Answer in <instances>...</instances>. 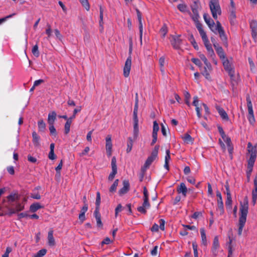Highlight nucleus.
I'll use <instances>...</instances> for the list:
<instances>
[{
    "instance_id": "nucleus-1",
    "label": "nucleus",
    "mask_w": 257,
    "mask_h": 257,
    "mask_svg": "<svg viewBox=\"0 0 257 257\" xmlns=\"http://www.w3.org/2000/svg\"><path fill=\"white\" fill-rule=\"evenodd\" d=\"M248 204L247 198L246 197L243 201V203H241L239 208V217L238 222V234L241 235L243 228L246 221L247 215L248 213Z\"/></svg>"
},
{
    "instance_id": "nucleus-2",
    "label": "nucleus",
    "mask_w": 257,
    "mask_h": 257,
    "mask_svg": "<svg viewBox=\"0 0 257 257\" xmlns=\"http://www.w3.org/2000/svg\"><path fill=\"white\" fill-rule=\"evenodd\" d=\"M143 203L142 206L137 208V210L142 214H146L147 209H149L151 204L149 202V193L146 187L143 189Z\"/></svg>"
},
{
    "instance_id": "nucleus-3",
    "label": "nucleus",
    "mask_w": 257,
    "mask_h": 257,
    "mask_svg": "<svg viewBox=\"0 0 257 257\" xmlns=\"http://www.w3.org/2000/svg\"><path fill=\"white\" fill-rule=\"evenodd\" d=\"M209 7L212 17L214 19H217V15H220L221 14V10L219 4V1L210 0Z\"/></svg>"
},
{
    "instance_id": "nucleus-4",
    "label": "nucleus",
    "mask_w": 257,
    "mask_h": 257,
    "mask_svg": "<svg viewBox=\"0 0 257 257\" xmlns=\"http://www.w3.org/2000/svg\"><path fill=\"white\" fill-rule=\"evenodd\" d=\"M200 59L203 61L205 66L204 68V70L202 72L203 75L207 79L210 78L209 72L212 70V66L211 64L208 61L205 56L203 54H199Z\"/></svg>"
},
{
    "instance_id": "nucleus-5",
    "label": "nucleus",
    "mask_w": 257,
    "mask_h": 257,
    "mask_svg": "<svg viewBox=\"0 0 257 257\" xmlns=\"http://www.w3.org/2000/svg\"><path fill=\"white\" fill-rule=\"evenodd\" d=\"M132 47H130L129 53L130 54L132 53ZM132 66V57L131 55L127 57L123 69V74L125 77H128L130 75V70Z\"/></svg>"
},
{
    "instance_id": "nucleus-6",
    "label": "nucleus",
    "mask_w": 257,
    "mask_h": 257,
    "mask_svg": "<svg viewBox=\"0 0 257 257\" xmlns=\"http://www.w3.org/2000/svg\"><path fill=\"white\" fill-rule=\"evenodd\" d=\"M170 41L171 45L175 49H180L182 44V40L180 39V35H171Z\"/></svg>"
},
{
    "instance_id": "nucleus-7",
    "label": "nucleus",
    "mask_w": 257,
    "mask_h": 257,
    "mask_svg": "<svg viewBox=\"0 0 257 257\" xmlns=\"http://www.w3.org/2000/svg\"><path fill=\"white\" fill-rule=\"evenodd\" d=\"M222 61L223 66L225 71L228 72V75L230 76L231 78L233 77L234 75V70L232 66V64L226 58L223 60H222Z\"/></svg>"
},
{
    "instance_id": "nucleus-8",
    "label": "nucleus",
    "mask_w": 257,
    "mask_h": 257,
    "mask_svg": "<svg viewBox=\"0 0 257 257\" xmlns=\"http://www.w3.org/2000/svg\"><path fill=\"white\" fill-rule=\"evenodd\" d=\"M215 30L218 31V33L219 35V37L221 40L223 41V42L227 43V37L225 34V32L223 28L221 26L220 23L219 21L216 22Z\"/></svg>"
},
{
    "instance_id": "nucleus-9",
    "label": "nucleus",
    "mask_w": 257,
    "mask_h": 257,
    "mask_svg": "<svg viewBox=\"0 0 257 257\" xmlns=\"http://www.w3.org/2000/svg\"><path fill=\"white\" fill-rule=\"evenodd\" d=\"M247 152L250 154V157L249 159H252L255 160L256 158L257 151L256 146L253 147L250 142L247 144Z\"/></svg>"
},
{
    "instance_id": "nucleus-10",
    "label": "nucleus",
    "mask_w": 257,
    "mask_h": 257,
    "mask_svg": "<svg viewBox=\"0 0 257 257\" xmlns=\"http://www.w3.org/2000/svg\"><path fill=\"white\" fill-rule=\"evenodd\" d=\"M217 207L219 210L220 215L224 213V206L221 193L217 190L216 191Z\"/></svg>"
},
{
    "instance_id": "nucleus-11",
    "label": "nucleus",
    "mask_w": 257,
    "mask_h": 257,
    "mask_svg": "<svg viewBox=\"0 0 257 257\" xmlns=\"http://www.w3.org/2000/svg\"><path fill=\"white\" fill-rule=\"evenodd\" d=\"M160 225L159 226L157 224L155 223L151 228V230L152 232H158L159 229L164 231L165 230V221L163 219H160L159 220Z\"/></svg>"
},
{
    "instance_id": "nucleus-12",
    "label": "nucleus",
    "mask_w": 257,
    "mask_h": 257,
    "mask_svg": "<svg viewBox=\"0 0 257 257\" xmlns=\"http://www.w3.org/2000/svg\"><path fill=\"white\" fill-rule=\"evenodd\" d=\"M106 151L107 155L108 157H110L112 154V143L111 136L107 135L106 137Z\"/></svg>"
},
{
    "instance_id": "nucleus-13",
    "label": "nucleus",
    "mask_w": 257,
    "mask_h": 257,
    "mask_svg": "<svg viewBox=\"0 0 257 257\" xmlns=\"http://www.w3.org/2000/svg\"><path fill=\"white\" fill-rule=\"evenodd\" d=\"M6 207L9 209V214L11 215L22 210L24 208V206L20 203H17L15 208L12 207V206H6Z\"/></svg>"
},
{
    "instance_id": "nucleus-14",
    "label": "nucleus",
    "mask_w": 257,
    "mask_h": 257,
    "mask_svg": "<svg viewBox=\"0 0 257 257\" xmlns=\"http://www.w3.org/2000/svg\"><path fill=\"white\" fill-rule=\"evenodd\" d=\"M130 183L127 180H123V187L118 191V194L120 196H122L126 194L130 190Z\"/></svg>"
},
{
    "instance_id": "nucleus-15",
    "label": "nucleus",
    "mask_w": 257,
    "mask_h": 257,
    "mask_svg": "<svg viewBox=\"0 0 257 257\" xmlns=\"http://www.w3.org/2000/svg\"><path fill=\"white\" fill-rule=\"evenodd\" d=\"M215 108L217 110L218 113L219 114L222 119L226 121L229 120L228 116L227 113L225 112V111L223 109V108H222L218 105H215Z\"/></svg>"
},
{
    "instance_id": "nucleus-16",
    "label": "nucleus",
    "mask_w": 257,
    "mask_h": 257,
    "mask_svg": "<svg viewBox=\"0 0 257 257\" xmlns=\"http://www.w3.org/2000/svg\"><path fill=\"white\" fill-rule=\"evenodd\" d=\"M203 18L205 23L207 24L209 28L212 31L214 32L213 28L214 26L215 23L214 21L211 19V18L206 14H204L203 15Z\"/></svg>"
},
{
    "instance_id": "nucleus-17",
    "label": "nucleus",
    "mask_w": 257,
    "mask_h": 257,
    "mask_svg": "<svg viewBox=\"0 0 257 257\" xmlns=\"http://www.w3.org/2000/svg\"><path fill=\"white\" fill-rule=\"evenodd\" d=\"M250 28L251 30V35L255 39L257 37V22L255 21H252L250 23Z\"/></svg>"
},
{
    "instance_id": "nucleus-18",
    "label": "nucleus",
    "mask_w": 257,
    "mask_h": 257,
    "mask_svg": "<svg viewBox=\"0 0 257 257\" xmlns=\"http://www.w3.org/2000/svg\"><path fill=\"white\" fill-rule=\"evenodd\" d=\"M219 247V243L218 236L214 237L212 247V251L213 254L216 256L217 253V249Z\"/></svg>"
},
{
    "instance_id": "nucleus-19",
    "label": "nucleus",
    "mask_w": 257,
    "mask_h": 257,
    "mask_svg": "<svg viewBox=\"0 0 257 257\" xmlns=\"http://www.w3.org/2000/svg\"><path fill=\"white\" fill-rule=\"evenodd\" d=\"M94 215L96 220L97 226L99 228H102L103 224L101 220V215L99 213V210L95 209L94 212Z\"/></svg>"
},
{
    "instance_id": "nucleus-20",
    "label": "nucleus",
    "mask_w": 257,
    "mask_h": 257,
    "mask_svg": "<svg viewBox=\"0 0 257 257\" xmlns=\"http://www.w3.org/2000/svg\"><path fill=\"white\" fill-rule=\"evenodd\" d=\"M19 198V196L17 193H12L7 197L8 202L9 203V206H11L12 204L17 201Z\"/></svg>"
},
{
    "instance_id": "nucleus-21",
    "label": "nucleus",
    "mask_w": 257,
    "mask_h": 257,
    "mask_svg": "<svg viewBox=\"0 0 257 257\" xmlns=\"http://www.w3.org/2000/svg\"><path fill=\"white\" fill-rule=\"evenodd\" d=\"M48 243L49 246H53L55 245V239L53 237V230L51 229L48 233Z\"/></svg>"
},
{
    "instance_id": "nucleus-22",
    "label": "nucleus",
    "mask_w": 257,
    "mask_h": 257,
    "mask_svg": "<svg viewBox=\"0 0 257 257\" xmlns=\"http://www.w3.org/2000/svg\"><path fill=\"white\" fill-rule=\"evenodd\" d=\"M177 191L178 193H182L183 195L185 197L187 195V188L184 183H181L177 187Z\"/></svg>"
},
{
    "instance_id": "nucleus-23",
    "label": "nucleus",
    "mask_w": 257,
    "mask_h": 257,
    "mask_svg": "<svg viewBox=\"0 0 257 257\" xmlns=\"http://www.w3.org/2000/svg\"><path fill=\"white\" fill-rule=\"evenodd\" d=\"M246 100L247 101V109L248 111V115H253V111L252 108V104L251 103V99L250 98V96L249 95H247L246 96Z\"/></svg>"
},
{
    "instance_id": "nucleus-24",
    "label": "nucleus",
    "mask_w": 257,
    "mask_h": 257,
    "mask_svg": "<svg viewBox=\"0 0 257 257\" xmlns=\"http://www.w3.org/2000/svg\"><path fill=\"white\" fill-rule=\"evenodd\" d=\"M56 113L53 111L49 113L48 116V123L49 124H53L56 118Z\"/></svg>"
},
{
    "instance_id": "nucleus-25",
    "label": "nucleus",
    "mask_w": 257,
    "mask_h": 257,
    "mask_svg": "<svg viewBox=\"0 0 257 257\" xmlns=\"http://www.w3.org/2000/svg\"><path fill=\"white\" fill-rule=\"evenodd\" d=\"M192 11L193 15L192 16V18L194 21H197L199 18V15L197 10V7L196 4L193 7H192Z\"/></svg>"
},
{
    "instance_id": "nucleus-26",
    "label": "nucleus",
    "mask_w": 257,
    "mask_h": 257,
    "mask_svg": "<svg viewBox=\"0 0 257 257\" xmlns=\"http://www.w3.org/2000/svg\"><path fill=\"white\" fill-rule=\"evenodd\" d=\"M255 160L252 159H248L247 161V174L248 175H250L252 171L253 167Z\"/></svg>"
},
{
    "instance_id": "nucleus-27",
    "label": "nucleus",
    "mask_w": 257,
    "mask_h": 257,
    "mask_svg": "<svg viewBox=\"0 0 257 257\" xmlns=\"http://www.w3.org/2000/svg\"><path fill=\"white\" fill-rule=\"evenodd\" d=\"M200 233H201V236L202 243L204 245L206 246L207 244V242L206 235V233H205V230L204 228H201L200 229Z\"/></svg>"
},
{
    "instance_id": "nucleus-28",
    "label": "nucleus",
    "mask_w": 257,
    "mask_h": 257,
    "mask_svg": "<svg viewBox=\"0 0 257 257\" xmlns=\"http://www.w3.org/2000/svg\"><path fill=\"white\" fill-rule=\"evenodd\" d=\"M216 51L221 60L224 59L226 58L223 49L221 47H218L217 48H216Z\"/></svg>"
},
{
    "instance_id": "nucleus-29",
    "label": "nucleus",
    "mask_w": 257,
    "mask_h": 257,
    "mask_svg": "<svg viewBox=\"0 0 257 257\" xmlns=\"http://www.w3.org/2000/svg\"><path fill=\"white\" fill-rule=\"evenodd\" d=\"M196 23V26L197 29H198L199 34L201 36L206 34L205 32L204 31V30L202 28V24L199 23V21L197 20V21H194Z\"/></svg>"
},
{
    "instance_id": "nucleus-30",
    "label": "nucleus",
    "mask_w": 257,
    "mask_h": 257,
    "mask_svg": "<svg viewBox=\"0 0 257 257\" xmlns=\"http://www.w3.org/2000/svg\"><path fill=\"white\" fill-rule=\"evenodd\" d=\"M134 122V140H136L139 134V121Z\"/></svg>"
},
{
    "instance_id": "nucleus-31",
    "label": "nucleus",
    "mask_w": 257,
    "mask_h": 257,
    "mask_svg": "<svg viewBox=\"0 0 257 257\" xmlns=\"http://www.w3.org/2000/svg\"><path fill=\"white\" fill-rule=\"evenodd\" d=\"M133 145V139L130 137L128 138V141L127 144V149H126V152L127 153H130L132 149Z\"/></svg>"
},
{
    "instance_id": "nucleus-32",
    "label": "nucleus",
    "mask_w": 257,
    "mask_h": 257,
    "mask_svg": "<svg viewBox=\"0 0 257 257\" xmlns=\"http://www.w3.org/2000/svg\"><path fill=\"white\" fill-rule=\"evenodd\" d=\"M119 180L118 179H116L112 185L110 187L109 191L111 193H113L116 191L117 186H118Z\"/></svg>"
},
{
    "instance_id": "nucleus-33",
    "label": "nucleus",
    "mask_w": 257,
    "mask_h": 257,
    "mask_svg": "<svg viewBox=\"0 0 257 257\" xmlns=\"http://www.w3.org/2000/svg\"><path fill=\"white\" fill-rule=\"evenodd\" d=\"M40 137L35 132H33V144L35 146H39L40 144Z\"/></svg>"
},
{
    "instance_id": "nucleus-34",
    "label": "nucleus",
    "mask_w": 257,
    "mask_h": 257,
    "mask_svg": "<svg viewBox=\"0 0 257 257\" xmlns=\"http://www.w3.org/2000/svg\"><path fill=\"white\" fill-rule=\"evenodd\" d=\"M44 207V206L42 205L40 203L33 202V213L37 211L38 209L43 208Z\"/></svg>"
},
{
    "instance_id": "nucleus-35",
    "label": "nucleus",
    "mask_w": 257,
    "mask_h": 257,
    "mask_svg": "<svg viewBox=\"0 0 257 257\" xmlns=\"http://www.w3.org/2000/svg\"><path fill=\"white\" fill-rule=\"evenodd\" d=\"M183 140L187 144L193 142V139L188 134H185L182 137Z\"/></svg>"
},
{
    "instance_id": "nucleus-36",
    "label": "nucleus",
    "mask_w": 257,
    "mask_h": 257,
    "mask_svg": "<svg viewBox=\"0 0 257 257\" xmlns=\"http://www.w3.org/2000/svg\"><path fill=\"white\" fill-rule=\"evenodd\" d=\"M235 18H236V15H235V11L234 10H232L230 12V16H229L230 22V23L231 24V25H233L234 24Z\"/></svg>"
},
{
    "instance_id": "nucleus-37",
    "label": "nucleus",
    "mask_w": 257,
    "mask_h": 257,
    "mask_svg": "<svg viewBox=\"0 0 257 257\" xmlns=\"http://www.w3.org/2000/svg\"><path fill=\"white\" fill-rule=\"evenodd\" d=\"M100 204V194L99 192H97L96 193V208L95 209L99 210V206Z\"/></svg>"
},
{
    "instance_id": "nucleus-38",
    "label": "nucleus",
    "mask_w": 257,
    "mask_h": 257,
    "mask_svg": "<svg viewBox=\"0 0 257 257\" xmlns=\"http://www.w3.org/2000/svg\"><path fill=\"white\" fill-rule=\"evenodd\" d=\"M168 32V29L166 25H164L160 29V33L162 35V38H165L166 35Z\"/></svg>"
},
{
    "instance_id": "nucleus-39",
    "label": "nucleus",
    "mask_w": 257,
    "mask_h": 257,
    "mask_svg": "<svg viewBox=\"0 0 257 257\" xmlns=\"http://www.w3.org/2000/svg\"><path fill=\"white\" fill-rule=\"evenodd\" d=\"M38 127L40 131L44 132L46 128V124L43 120H40L38 123Z\"/></svg>"
},
{
    "instance_id": "nucleus-40",
    "label": "nucleus",
    "mask_w": 257,
    "mask_h": 257,
    "mask_svg": "<svg viewBox=\"0 0 257 257\" xmlns=\"http://www.w3.org/2000/svg\"><path fill=\"white\" fill-rule=\"evenodd\" d=\"M72 122H71L70 120H67L64 126V133L65 134H68L70 132V125Z\"/></svg>"
},
{
    "instance_id": "nucleus-41",
    "label": "nucleus",
    "mask_w": 257,
    "mask_h": 257,
    "mask_svg": "<svg viewBox=\"0 0 257 257\" xmlns=\"http://www.w3.org/2000/svg\"><path fill=\"white\" fill-rule=\"evenodd\" d=\"M139 31H140V39L141 44H142V36H143V26L142 21H139Z\"/></svg>"
},
{
    "instance_id": "nucleus-42",
    "label": "nucleus",
    "mask_w": 257,
    "mask_h": 257,
    "mask_svg": "<svg viewBox=\"0 0 257 257\" xmlns=\"http://www.w3.org/2000/svg\"><path fill=\"white\" fill-rule=\"evenodd\" d=\"M47 249L45 248H43L41 250H40L34 256V257H43L44 256L46 252H47Z\"/></svg>"
},
{
    "instance_id": "nucleus-43",
    "label": "nucleus",
    "mask_w": 257,
    "mask_h": 257,
    "mask_svg": "<svg viewBox=\"0 0 257 257\" xmlns=\"http://www.w3.org/2000/svg\"><path fill=\"white\" fill-rule=\"evenodd\" d=\"M159 130V126L156 121L153 122V130L152 134L157 135V133Z\"/></svg>"
},
{
    "instance_id": "nucleus-44",
    "label": "nucleus",
    "mask_w": 257,
    "mask_h": 257,
    "mask_svg": "<svg viewBox=\"0 0 257 257\" xmlns=\"http://www.w3.org/2000/svg\"><path fill=\"white\" fill-rule=\"evenodd\" d=\"M40 55L39 51H38V46L36 44L33 46V56L36 57H38Z\"/></svg>"
},
{
    "instance_id": "nucleus-45",
    "label": "nucleus",
    "mask_w": 257,
    "mask_h": 257,
    "mask_svg": "<svg viewBox=\"0 0 257 257\" xmlns=\"http://www.w3.org/2000/svg\"><path fill=\"white\" fill-rule=\"evenodd\" d=\"M49 130L50 132V134L51 135L56 136L57 135L56 130L54 126V124H49Z\"/></svg>"
},
{
    "instance_id": "nucleus-46",
    "label": "nucleus",
    "mask_w": 257,
    "mask_h": 257,
    "mask_svg": "<svg viewBox=\"0 0 257 257\" xmlns=\"http://www.w3.org/2000/svg\"><path fill=\"white\" fill-rule=\"evenodd\" d=\"M218 132L221 135L222 138L223 140H225V138H226V136L222 128V127L220 126H218L217 127Z\"/></svg>"
},
{
    "instance_id": "nucleus-47",
    "label": "nucleus",
    "mask_w": 257,
    "mask_h": 257,
    "mask_svg": "<svg viewBox=\"0 0 257 257\" xmlns=\"http://www.w3.org/2000/svg\"><path fill=\"white\" fill-rule=\"evenodd\" d=\"M182 226L184 227V229L195 230V231H196V232L197 233L198 232V229L195 226H194V225L191 226L189 225H184V224H183Z\"/></svg>"
},
{
    "instance_id": "nucleus-48",
    "label": "nucleus",
    "mask_w": 257,
    "mask_h": 257,
    "mask_svg": "<svg viewBox=\"0 0 257 257\" xmlns=\"http://www.w3.org/2000/svg\"><path fill=\"white\" fill-rule=\"evenodd\" d=\"M112 170H117L116 161L115 157H113L111 162Z\"/></svg>"
},
{
    "instance_id": "nucleus-49",
    "label": "nucleus",
    "mask_w": 257,
    "mask_h": 257,
    "mask_svg": "<svg viewBox=\"0 0 257 257\" xmlns=\"http://www.w3.org/2000/svg\"><path fill=\"white\" fill-rule=\"evenodd\" d=\"M190 41H191V43H192V45L193 46V47L194 48V49L196 50H198V49H199L197 43L196 42V41H195V39L192 35H191V36L190 37Z\"/></svg>"
},
{
    "instance_id": "nucleus-50",
    "label": "nucleus",
    "mask_w": 257,
    "mask_h": 257,
    "mask_svg": "<svg viewBox=\"0 0 257 257\" xmlns=\"http://www.w3.org/2000/svg\"><path fill=\"white\" fill-rule=\"evenodd\" d=\"M201 37L202 39L203 42L205 47L207 45H210L206 34L204 35Z\"/></svg>"
},
{
    "instance_id": "nucleus-51",
    "label": "nucleus",
    "mask_w": 257,
    "mask_h": 257,
    "mask_svg": "<svg viewBox=\"0 0 257 257\" xmlns=\"http://www.w3.org/2000/svg\"><path fill=\"white\" fill-rule=\"evenodd\" d=\"M178 9L181 12H187V6L184 4H179L177 6Z\"/></svg>"
},
{
    "instance_id": "nucleus-52",
    "label": "nucleus",
    "mask_w": 257,
    "mask_h": 257,
    "mask_svg": "<svg viewBox=\"0 0 257 257\" xmlns=\"http://www.w3.org/2000/svg\"><path fill=\"white\" fill-rule=\"evenodd\" d=\"M155 159L151 157V156H149L147 160L145 162V163L144 164L146 165V166L150 167V166L151 165L152 162L155 160Z\"/></svg>"
},
{
    "instance_id": "nucleus-53",
    "label": "nucleus",
    "mask_w": 257,
    "mask_h": 257,
    "mask_svg": "<svg viewBox=\"0 0 257 257\" xmlns=\"http://www.w3.org/2000/svg\"><path fill=\"white\" fill-rule=\"evenodd\" d=\"M192 247L194 251V257H198V251H197V244L196 242H193Z\"/></svg>"
},
{
    "instance_id": "nucleus-54",
    "label": "nucleus",
    "mask_w": 257,
    "mask_h": 257,
    "mask_svg": "<svg viewBox=\"0 0 257 257\" xmlns=\"http://www.w3.org/2000/svg\"><path fill=\"white\" fill-rule=\"evenodd\" d=\"M83 6L86 9V10H89V5L87 0H79Z\"/></svg>"
},
{
    "instance_id": "nucleus-55",
    "label": "nucleus",
    "mask_w": 257,
    "mask_h": 257,
    "mask_svg": "<svg viewBox=\"0 0 257 257\" xmlns=\"http://www.w3.org/2000/svg\"><path fill=\"white\" fill-rule=\"evenodd\" d=\"M232 204V198L231 196L227 197L226 200L225 201V205L226 207H228L229 208L231 207Z\"/></svg>"
},
{
    "instance_id": "nucleus-56",
    "label": "nucleus",
    "mask_w": 257,
    "mask_h": 257,
    "mask_svg": "<svg viewBox=\"0 0 257 257\" xmlns=\"http://www.w3.org/2000/svg\"><path fill=\"white\" fill-rule=\"evenodd\" d=\"M138 108L134 107V110L133 112L134 121H139V119L138 118Z\"/></svg>"
},
{
    "instance_id": "nucleus-57",
    "label": "nucleus",
    "mask_w": 257,
    "mask_h": 257,
    "mask_svg": "<svg viewBox=\"0 0 257 257\" xmlns=\"http://www.w3.org/2000/svg\"><path fill=\"white\" fill-rule=\"evenodd\" d=\"M191 61L198 67H202V63L199 59L193 58L191 59Z\"/></svg>"
},
{
    "instance_id": "nucleus-58",
    "label": "nucleus",
    "mask_w": 257,
    "mask_h": 257,
    "mask_svg": "<svg viewBox=\"0 0 257 257\" xmlns=\"http://www.w3.org/2000/svg\"><path fill=\"white\" fill-rule=\"evenodd\" d=\"M231 242H232V239L229 237V245H228V256H231L232 254V245H231Z\"/></svg>"
},
{
    "instance_id": "nucleus-59",
    "label": "nucleus",
    "mask_w": 257,
    "mask_h": 257,
    "mask_svg": "<svg viewBox=\"0 0 257 257\" xmlns=\"http://www.w3.org/2000/svg\"><path fill=\"white\" fill-rule=\"evenodd\" d=\"M116 173L117 170H112V172L109 174L108 179L110 181H112L114 179L115 175L116 174Z\"/></svg>"
},
{
    "instance_id": "nucleus-60",
    "label": "nucleus",
    "mask_w": 257,
    "mask_h": 257,
    "mask_svg": "<svg viewBox=\"0 0 257 257\" xmlns=\"http://www.w3.org/2000/svg\"><path fill=\"white\" fill-rule=\"evenodd\" d=\"M62 165H63V161H62V160H61L60 163L59 164L58 166L55 169L57 174H59V175L60 174V171L62 169Z\"/></svg>"
},
{
    "instance_id": "nucleus-61",
    "label": "nucleus",
    "mask_w": 257,
    "mask_h": 257,
    "mask_svg": "<svg viewBox=\"0 0 257 257\" xmlns=\"http://www.w3.org/2000/svg\"><path fill=\"white\" fill-rule=\"evenodd\" d=\"M15 15V14H13L10 15L9 16H7L4 18L0 19V24H2L3 23L6 21L8 19L12 18Z\"/></svg>"
},
{
    "instance_id": "nucleus-62",
    "label": "nucleus",
    "mask_w": 257,
    "mask_h": 257,
    "mask_svg": "<svg viewBox=\"0 0 257 257\" xmlns=\"http://www.w3.org/2000/svg\"><path fill=\"white\" fill-rule=\"evenodd\" d=\"M158 246L154 247L153 249L151 251V254L152 256H156L158 254Z\"/></svg>"
},
{
    "instance_id": "nucleus-63",
    "label": "nucleus",
    "mask_w": 257,
    "mask_h": 257,
    "mask_svg": "<svg viewBox=\"0 0 257 257\" xmlns=\"http://www.w3.org/2000/svg\"><path fill=\"white\" fill-rule=\"evenodd\" d=\"M122 207L120 204L117 205V207L115 209V215L117 216L118 212H120L122 210Z\"/></svg>"
},
{
    "instance_id": "nucleus-64",
    "label": "nucleus",
    "mask_w": 257,
    "mask_h": 257,
    "mask_svg": "<svg viewBox=\"0 0 257 257\" xmlns=\"http://www.w3.org/2000/svg\"><path fill=\"white\" fill-rule=\"evenodd\" d=\"M12 250L11 247H8L5 253L2 255V257H9V253L12 251Z\"/></svg>"
}]
</instances>
